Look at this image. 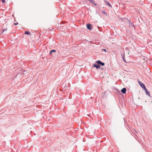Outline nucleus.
Wrapping results in <instances>:
<instances>
[{
	"label": "nucleus",
	"instance_id": "nucleus-15",
	"mask_svg": "<svg viewBox=\"0 0 152 152\" xmlns=\"http://www.w3.org/2000/svg\"><path fill=\"white\" fill-rule=\"evenodd\" d=\"M104 14H105L106 15V12H104V11H103L102 12Z\"/></svg>",
	"mask_w": 152,
	"mask_h": 152
},
{
	"label": "nucleus",
	"instance_id": "nucleus-1",
	"mask_svg": "<svg viewBox=\"0 0 152 152\" xmlns=\"http://www.w3.org/2000/svg\"><path fill=\"white\" fill-rule=\"evenodd\" d=\"M138 82L140 86L141 87H142V88L143 89L145 88V86L143 83H142L140 81H138Z\"/></svg>",
	"mask_w": 152,
	"mask_h": 152
},
{
	"label": "nucleus",
	"instance_id": "nucleus-9",
	"mask_svg": "<svg viewBox=\"0 0 152 152\" xmlns=\"http://www.w3.org/2000/svg\"><path fill=\"white\" fill-rule=\"evenodd\" d=\"M128 22H129V26H132V23L131 22V21L130 20H128Z\"/></svg>",
	"mask_w": 152,
	"mask_h": 152
},
{
	"label": "nucleus",
	"instance_id": "nucleus-6",
	"mask_svg": "<svg viewBox=\"0 0 152 152\" xmlns=\"http://www.w3.org/2000/svg\"><path fill=\"white\" fill-rule=\"evenodd\" d=\"M121 91L122 93H123V94H125L126 93V88H123L121 90Z\"/></svg>",
	"mask_w": 152,
	"mask_h": 152
},
{
	"label": "nucleus",
	"instance_id": "nucleus-3",
	"mask_svg": "<svg viewBox=\"0 0 152 152\" xmlns=\"http://www.w3.org/2000/svg\"><path fill=\"white\" fill-rule=\"evenodd\" d=\"M96 62L97 63V64H100L102 66H104L105 64L104 63L101 62V61L99 60L96 61Z\"/></svg>",
	"mask_w": 152,
	"mask_h": 152
},
{
	"label": "nucleus",
	"instance_id": "nucleus-4",
	"mask_svg": "<svg viewBox=\"0 0 152 152\" xmlns=\"http://www.w3.org/2000/svg\"><path fill=\"white\" fill-rule=\"evenodd\" d=\"M91 24L88 23L87 25V28L88 30H91L92 29V28L91 27Z\"/></svg>",
	"mask_w": 152,
	"mask_h": 152
},
{
	"label": "nucleus",
	"instance_id": "nucleus-18",
	"mask_svg": "<svg viewBox=\"0 0 152 152\" xmlns=\"http://www.w3.org/2000/svg\"><path fill=\"white\" fill-rule=\"evenodd\" d=\"M123 59L124 61H125V59H124V58H123Z\"/></svg>",
	"mask_w": 152,
	"mask_h": 152
},
{
	"label": "nucleus",
	"instance_id": "nucleus-19",
	"mask_svg": "<svg viewBox=\"0 0 152 152\" xmlns=\"http://www.w3.org/2000/svg\"><path fill=\"white\" fill-rule=\"evenodd\" d=\"M133 27H134V28H135V26H133Z\"/></svg>",
	"mask_w": 152,
	"mask_h": 152
},
{
	"label": "nucleus",
	"instance_id": "nucleus-11",
	"mask_svg": "<svg viewBox=\"0 0 152 152\" xmlns=\"http://www.w3.org/2000/svg\"><path fill=\"white\" fill-rule=\"evenodd\" d=\"M56 50H51V52H56Z\"/></svg>",
	"mask_w": 152,
	"mask_h": 152
},
{
	"label": "nucleus",
	"instance_id": "nucleus-10",
	"mask_svg": "<svg viewBox=\"0 0 152 152\" xmlns=\"http://www.w3.org/2000/svg\"><path fill=\"white\" fill-rule=\"evenodd\" d=\"M25 34H28V35H29V32L28 31H26L25 32Z\"/></svg>",
	"mask_w": 152,
	"mask_h": 152
},
{
	"label": "nucleus",
	"instance_id": "nucleus-5",
	"mask_svg": "<svg viewBox=\"0 0 152 152\" xmlns=\"http://www.w3.org/2000/svg\"><path fill=\"white\" fill-rule=\"evenodd\" d=\"M145 91V92L146 94L148 96H150V92L148 91L147 89L146 88H144Z\"/></svg>",
	"mask_w": 152,
	"mask_h": 152
},
{
	"label": "nucleus",
	"instance_id": "nucleus-16",
	"mask_svg": "<svg viewBox=\"0 0 152 152\" xmlns=\"http://www.w3.org/2000/svg\"><path fill=\"white\" fill-rule=\"evenodd\" d=\"M103 50H104V51H105V52L106 51V50L105 49H103Z\"/></svg>",
	"mask_w": 152,
	"mask_h": 152
},
{
	"label": "nucleus",
	"instance_id": "nucleus-14",
	"mask_svg": "<svg viewBox=\"0 0 152 152\" xmlns=\"http://www.w3.org/2000/svg\"><path fill=\"white\" fill-rule=\"evenodd\" d=\"M18 24V23L17 22V23H14V25H17Z\"/></svg>",
	"mask_w": 152,
	"mask_h": 152
},
{
	"label": "nucleus",
	"instance_id": "nucleus-8",
	"mask_svg": "<svg viewBox=\"0 0 152 152\" xmlns=\"http://www.w3.org/2000/svg\"><path fill=\"white\" fill-rule=\"evenodd\" d=\"M105 2V3L106 4H107V5H108V6L112 7V6L111 5V4L109 3V2H107V1L106 0H104Z\"/></svg>",
	"mask_w": 152,
	"mask_h": 152
},
{
	"label": "nucleus",
	"instance_id": "nucleus-2",
	"mask_svg": "<svg viewBox=\"0 0 152 152\" xmlns=\"http://www.w3.org/2000/svg\"><path fill=\"white\" fill-rule=\"evenodd\" d=\"M93 66L94 67H96V69L100 68V65H99V64H94L93 65Z\"/></svg>",
	"mask_w": 152,
	"mask_h": 152
},
{
	"label": "nucleus",
	"instance_id": "nucleus-12",
	"mask_svg": "<svg viewBox=\"0 0 152 152\" xmlns=\"http://www.w3.org/2000/svg\"><path fill=\"white\" fill-rule=\"evenodd\" d=\"M7 28L4 29L3 30V32H3L4 31H7Z\"/></svg>",
	"mask_w": 152,
	"mask_h": 152
},
{
	"label": "nucleus",
	"instance_id": "nucleus-17",
	"mask_svg": "<svg viewBox=\"0 0 152 152\" xmlns=\"http://www.w3.org/2000/svg\"><path fill=\"white\" fill-rule=\"evenodd\" d=\"M52 53H53V52H51V51H50V54H52Z\"/></svg>",
	"mask_w": 152,
	"mask_h": 152
},
{
	"label": "nucleus",
	"instance_id": "nucleus-13",
	"mask_svg": "<svg viewBox=\"0 0 152 152\" xmlns=\"http://www.w3.org/2000/svg\"><path fill=\"white\" fill-rule=\"evenodd\" d=\"M5 0H2V2L3 3H4L5 2Z\"/></svg>",
	"mask_w": 152,
	"mask_h": 152
},
{
	"label": "nucleus",
	"instance_id": "nucleus-7",
	"mask_svg": "<svg viewBox=\"0 0 152 152\" xmlns=\"http://www.w3.org/2000/svg\"><path fill=\"white\" fill-rule=\"evenodd\" d=\"M89 1L94 5L95 6L97 5V4L95 3V1L94 0H89Z\"/></svg>",
	"mask_w": 152,
	"mask_h": 152
}]
</instances>
